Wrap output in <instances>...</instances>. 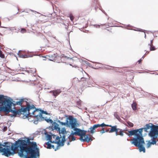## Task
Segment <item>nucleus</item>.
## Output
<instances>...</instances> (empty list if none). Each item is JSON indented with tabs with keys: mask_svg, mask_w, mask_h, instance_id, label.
<instances>
[{
	"mask_svg": "<svg viewBox=\"0 0 158 158\" xmlns=\"http://www.w3.org/2000/svg\"><path fill=\"white\" fill-rule=\"evenodd\" d=\"M32 139L27 138V139H19L15 143L4 142L2 144L0 142V153L6 157L13 156L16 153L15 151L20 149L18 155L22 158H39L40 152L36 143L31 142Z\"/></svg>",
	"mask_w": 158,
	"mask_h": 158,
	"instance_id": "1",
	"label": "nucleus"
},
{
	"mask_svg": "<svg viewBox=\"0 0 158 158\" xmlns=\"http://www.w3.org/2000/svg\"><path fill=\"white\" fill-rule=\"evenodd\" d=\"M26 105V107L23 108V114L26 116V117H27L28 115L31 116L33 115L34 116H35V114H37V112H39V110L36 109L33 105H30L29 103H27Z\"/></svg>",
	"mask_w": 158,
	"mask_h": 158,
	"instance_id": "2",
	"label": "nucleus"
},
{
	"mask_svg": "<svg viewBox=\"0 0 158 158\" xmlns=\"http://www.w3.org/2000/svg\"><path fill=\"white\" fill-rule=\"evenodd\" d=\"M13 104L11 102V103L10 105V106H8L7 108L5 106L3 107L2 108V110L4 111L5 113L7 114L9 112H11L13 114V115H11V117L16 116L17 115H19L20 114H23V108H21L18 110H13L11 109L12 105Z\"/></svg>",
	"mask_w": 158,
	"mask_h": 158,
	"instance_id": "3",
	"label": "nucleus"
},
{
	"mask_svg": "<svg viewBox=\"0 0 158 158\" xmlns=\"http://www.w3.org/2000/svg\"><path fill=\"white\" fill-rule=\"evenodd\" d=\"M144 129L145 131H148L147 130L151 128V130L148 134L150 136H153L154 134L158 133V127L154 125L152 123L146 124L144 127L142 128Z\"/></svg>",
	"mask_w": 158,
	"mask_h": 158,
	"instance_id": "4",
	"label": "nucleus"
},
{
	"mask_svg": "<svg viewBox=\"0 0 158 158\" xmlns=\"http://www.w3.org/2000/svg\"><path fill=\"white\" fill-rule=\"evenodd\" d=\"M142 132L138 135L136 137L133 138V141L131 142L132 144H133L136 147L141 146L145 144L144 139L142 136Z\"/></svg>",
	"mask_w": 158,
	"mask_h": 158,
	"instance_id": "5",
	"label": "nucleus"
},
{
	"mask_svg": "<svg viewBox=\"0 0 158 158\" xmlns=\"http://www.w3.org/2000/svg\"><path fill=\"white\" fill-rule=\"evenodd\" d=\"M11 102L9 99L5 98L3 95H0V104L2 105H4V106H0V111L4 112V111L2 110V108L6 106V108H7L8 106H10V105Z\"/></svg>",
	"mask_w": 158,
	"mask_h": 158,
	"instance_id": "6",
	"label": "nucleus"
},
{
	"mask_svg": "<svg viewBox=\"0 0 158 158\" xmlns=\"http://www.w3.org/2000/svg\"><path fill=\"white\" fill-rule=\"evenodd\" d=\"M67 119L69 121L68 122L67 126L71 127V128L73 129L75 127H77V124H78L77 123V120L76 118H74L72 116H69L68 118H67Z\"/></svg>",
	"mask_w": 158,
	"mask_h": 158,
	"instance_id": "7",
	"label": "nucleus"
},
{
	"mask_svg": "<svg viewBox=\"0 0 158 158\" xmlns=\"http://www.w3.org/2000/svg\"><path fill=\"white\" fill-rule=\"evenodd\" d=\"M143 129L139 128V129L128 131V132L129 134L127 132H125V133L129 136V137H130V136L133 135H135V137H136L138 135H139L140 134H141V133L143 132Z\"/></svg>",
	"mask_w": 158,
	"mask_h": 158,
	"instance_id": "8",
	"label": "nucleus"
},
{
	"mask_svg": "<svg viewBox=\"0 0 158 158\" xmlns=\"http://www.w3.org/2000/svg\"><path fill=\"white\" fill-rule=\"evenodd\" d=\"M47 114V113L43 110H39V112L37 114H35V116H37L38 120H44V118L42 116V114Z\"/></svg>",
	"mask_w": 158,
	"mask_h": 158,
	"instance_id": "9",
	"label": "nucleus"
},
{
	"mask_svg": "<svg viewBox=\"0 0 158 158\" xmlns=\"http://www.w3.org/2000/svg\"><path fill=\"white\" fill-rule=\"evenodd\" d=\"M74 129L76 130L77 131V135L80 136V138L79 139V140L81 141H85V139H83V133L82 131V130L79 128H77L76 127L74 128Z\"/></svg>",
	"mask_w": 158,
	"mask_h": 158,
	"instance_id": "10",
	"label": "nucleus"
},
{
	"mask_svg": "<svg viewBox=\"0 0 158 158\" xmlns=\"http://www.w3.org/2000/svg\"><path fill=\"white\" fill-rule=\"evenodd\" d=\"M98 125L97 124L94 125L93 127H91L89 128L90 130V132L92 134H93L94 132V130L96 128L98 127Z\"/></svg>",
	"mask_w": 158,
	"mask_h": 158,
	"instance_id": "11",
	"label": "nucleus"
},
{
	"mask_svg": "<svg viewBox=\"0 0 158 158\" xmlns=\"http://www.w3.org/2000/svg\"><path fill=\"white\" fill-rule=\"evenodd\" d=\"M158 133H156L155 134H154L153 136H150L152 138L151 139L152 140V142H151L152 144H156V139L157 138Z\"/></svg>",
	"mask_w": 158,
	"mask_h": 158,
	"instance_id": "12",
	"label": "nucleus"
},
{
	"mask_svg": "<svg viewBox=\"0 0 158 158\" xmlns=\"http://www.w3.org/2000/svg\"><path fill=\"white\" fill-rule=\"evenodd\" d=\"M108 127H111V128L110 131V132H117V130L118 128H117V126H112L111 125H109Z\"/></svg>",
	"mask_w": 158,
	"mask_h": 158,
	"instance_id": "13",
	"label": "nucleus"
},
{
	"mask_svg": "<svg viewBox=\"0 0 158 158\" xmlns=\"http://www.w3.org/2000/svg\"><path fill=\"white\" fill-rule=\"evenodd\" d=\"M22 52H21L20 51H19L18 52V55L20 57L24 58H27V57H32L31 56H27V55H23V54H22Z\"/></svg>",
	"mask_w": 158,
	"mask_h": 158,
	"instance_id": "14",
	"label": "nucleus"
},
{
	"mask_svg": "<svg viewBox=\"0 0 158 158\" xmlns=\"http://www.w3.org/2000/svg\"><path fill=\"white\" fill-rule=\"evenodd\" d=\"M56 56V54H50L48 56V57L49 60L53 61L55 59Z\"/></svg>",
	"mask_w": 158,
	"mask_h": 158,
	"instance_id": "15",
	"label": "nucleus"
},
{
	"mask_svg": "<svg viewBox=\"0 0 158 158\" xmlns=\"http://www.w3.org/2000/svg\"><path fill=\"white\" fill-rule=\"evenodd\" d=\"M152 41L153 40H151L150 43L148 45V46L149 47L150 51H154L156 49L154 46H153Z\"/></svg>",
	"mask_w": 158,
	"mask_h": 158,
	"instance_id": "16",
	"label": "nucleus"
},
{
	"mask_svg": "<svg viewBox=\"0 0 158 158\" xmlns=\"http://www.w3.org/2000/svg\"><path fill=\"white\" fill-rule=\"evenodd\" d=\"M53 93V95L55 97L57 96L59 94L61 93V91L60 89H57L55 90H53L52 91Z\"/></svg>",
	"mask_w": 158,
	"mask_h": 158,
	"instance_id": "17",
	"label": "nucleus"
},
{
	"mask_svg": "<svg viewBox=\"0 0 158 158\" xmlns=\"http://www.w3.org/2000/svg\"><path fill=\"white\" fill-rule=\"evenodd\" d=\"M53 124L55 125L54 126V129L57 130L58 131H59V134H60V127H58V126H59V125L55 122H54Z\"/></svg>",
	"mask_w": 158,
	"mask_h": 158,
	"instance_id": "18",
	"label": "nucleus"
},
{
	"mask_svg": "<svg viewBox=\"0 0 158 158\" xmlns=\"http://www.w3.org/2000/svg\"><path fill=\"white\" fill-rule=\"evenodd\" d=\"M144 145H142L141 146H138L139 148V151L140 152H143L144 153L145 152V148L143 146Z\"/></svg>",
	"mask_w": 158,
	"mask_h": 158,
	"instance_id": "19",
	"label": "nucleus"
},
{
	"mask_svg": "<svg viewBox=\"0 0 158 158\" xmlns=\"http://www.w3.org/2000/svg\"><path fill=\"white\" fill-rule=\"evenodd\" d=\"M45 144L47 145L48 146L47 148L48 149H51L52 148L53 149H55V147L54 145L51 144L49 143V141L45 143Z\"/></svg>",
	"mask_w": 158,
	"mask_h": 158,
	"instance_id": "20",
	"label": "nucleus"
},
{
	"mask_svg": "<svg viewBox=\"0 0 158 158\" xmlns=\"http://www.w3.org/2000/svg\"><path fill=\"white\" fill-rule=\"evenodd\" d=\"M44 134L46 136L47 140H49V141H50L52 139V137L51 135L48 134L46 132L44 133Z\"/></svg>",
	"mask_w": 158,
	"mask_h": 158,
	"instance_id": "21",
	"label": "nucleus"
},
{
	"mask_svg": "<svg viewBox=\"0 0 158 158\" xmlns=\"http://www.w3.org/2000/svg\"><path fill=\"white\" fill-rule=\"evenodd\" d=\"M83 139H85V140L83 141H82V142H84L85 141L87 142H89L90 141H92V139L91 138H89L88 135H86V136L85 137V138Z\"/></svg>",
	"mask_w": 158,
	"mask_h": 158,
	"instance_id": "22",
	"label": "nucleus"
},
{
	"mask_svg": "<svg viewBox=\"0 0 158 158\" xmlns=\"http://www.w3.org/2000/svg\"><path fill=\"white\" fill-rule=\"evenodd\" d=\"M69 121L68 120V119H67V118L66 119V121L65 122H61L60 120L58 121V122L59 123H60L61 125H66L67 126V124H68V122Z\"/></svg>",
	"mask_w": 158,
	"mask_h": 158,
	"instance_id": "23",
	"label": "nucleus"
},
{
	"mask_svg": "<svg viewBox=\"0 0 158 158\" xmlns=\"http://www.w3.org/2000/svg\"><path fill=\"white\" fill-rule=\"evenodd\" d=\"M56 143H57L58 144V145L56 148L55 149V151H56L58 149L59 146H61V141L60 142V139H59V140H58V141H56Z\"/></svg>",
	"mask_w": 158,
	"mask_h": 158,
	"instance_id": "24",
	"label": "nucleus"
},
{
	"mask_svg": "<svg viewBox=\"0 0 158 158\" xmlns=\"http://www.w3.org/2000/svg\"><path fill=\"white\" fill-rule=\"evenodd\" d=\"M65 136L64 134L62 136V138L61 140V146H63L64 145V142L65 141Z\"/></svg>",
	"mask_w": 158,
	"mask_h": 158,
	"instance_id": "25",
	"label": "nucleus"
},
{
	"mask_svg": "<svg viewBox=\"0 0 158 158\" xmlns=\"http://www.w3.org/2000/svg\"><path fill=\"white\" fill-rule=\"evenodd\" d=\"M132 109L133 110H135L136 109V104L134 102L131 105Z\"/></svg>",
	"mask_w": 158,
	"mask_h": 158,
	"instance_id": "26",
	"label": "nucleus"
},
{
	"mask_svg": "<svg viewBox=\"0 0 158 158\" xmlns=\"http://www.w3.org/2000/svg\"><path fill=\"white\" fill-rule=\"evenodd\" d=\"M60 132V133L63 135L65 134L66 133L65 128L64 127L62 128Z\"/></svg>",
	"mask_w": 158,
	"mask_h": 158,
	"instance_id": "27",
	"label": "nucleus"
},
{
	"mask_svg": "<svg viewBox=\"0 0 158 158\" xmlns=\"http://www.w3.org/2000/svg\"><path fill=\"white\" fill-rule=\"evenodd\" d=\"M73 130L75 131L74 132L72 131L70 135H69V136L68 137V138H69V137L71 135L72 136V135H77L76 130L74 129V128H73Z\"/></svg>",
	"mask_w": 158,
	"mask_h": 158,
	"instance_id": "28",
	"label": "nucleus"
},
{
	"mask_svg": "<svg viewBox=\"0 0 158 158\" xmlns=\"http://www.w3.org/2000/svg\"><path fill=\"white\" fill-rule=\"evenodd\" d=\"M36 118V120H34L33 122V123L35 124H37L38 123V121H42V120H38V118H37V116H34Z\"/></svg>",
	"mask_w": 158,
	"mask_h": 158,
	"instance_id": "29",
	"label": "nucleus"
},
{
	"mask_svg": "<svg viewBox=\"0 0 158 158\" xmlns=\"http://www.w3.org/2000/svg\"><path fill=\"white\" fill-rule=\"evenodd\" d=\"M98 125V127H108V125H106L104 123H103L101 124H97Z\"/></svg>",
	"mask_w": 158,
	"mask_h": 158,
	"instance_id": "30",
	"label": "nucleus"
},
{
	"mask_svg": "<svg viewBox=\"0 0 158 158\" xmlns=\"http://www.w3.org/2000/svg\"><path fill=\"white\" fill-rule=\"evenodd\" d=\"M82 131L83 133V136L85 137L86 136V134L87 132H90V130L89 129L88 131H86L84 130H82Z\"/></svg>",
	"mask_w": 158,
	"mask_h": 158,
	"instance_id": "31",
	"label": "nucleus"
},
{
	"mask_svg": "<svg viewBox=\"0 0 158 158\" xmlns=\"http://www.w3.org/2000/svg\"><path fill=\"white\" fill-rule=\"evenodd\" d=\"M45 120L48 123H53V121L50 118L49 119H45Z\"/></svg>",
	"mask_w": 158,
	"mask_h": 158,
	"instance_id": "32",
	"label": "nucleus"
},
{
	"mask_svg": "<svg viewBox=\"0 0 158 158\" xmlns=\"http://www.w3.org/2000/svg\"><path fill=\"white\" fill-rule=\"evenodd\" d=\"M114 115L116 118L117 119L119 120V119L120 118L119 116L117 114L116 112H115L114 113Z\"/></svg>",
	"mask_w": 158,
	"mask_h": 158,
	"instance_id": "33",
	"label": "nucleus"
},
{
	"mask_svg": "<svg viewBox=\"0 0 158 158\" xmlns=\"http://www.w3.org/2000/svg\"><path fill=\"white\" fill-rule=\"evenodd\" d=\"M151 144H152L150 141L149 140L148 141V143H147V148H149Z\"/></svg>",
	"mask_w": 158,
	"mask_h": 158,
	"instance_id": "34",
	"label": "nucleus"
},
{
	"mask_svg": "<svg viewBox=\"0 0 158 158\" xmlns=\"http://www.w3.org/2000/svg\"><path fill=\"white\" fill-rule=\"evenodd\" d=\"M14 105H18L20 106H21L22 104L21 103V101H20L19 100L18 101L16 102V103L15 104H14Z\"/></svg>",
	"mask_w": 158,
	"mask_h": 158,
	"instance_id": "35",
	"label": "nucleus"
},
{
	"mask_svg": "<svg viewBox=\"0 0 158 158\" xmlns=\"http://www.w3.org/2000/svg\"><path fill=\"white\" fill-rule=\"evenodd\" d=\"M0 57L2 58H4V55L2 53V52L0 50Z\"/></svg>",
	"mask_w": 158,
	"mask_h": 158,
	"instance_id": "36",
	"label": "nucleus"
},
{
	"mask_svg": "<svg viewBox=\"0 0 158 158\" xmlns=\"http://www.w3.org/2000/svg\"><path fill=\"white\" fill-rule=\"evenodd\" d=\"M25 100H26V99H24V98L21 99L19 100V101H21V103L22 104V103L23 102H26V104H27V103L28 102H27V101Z\"/></svg>",
	"mask_w": 158,
	"mask_h": 158,
	"instance_id": "37",
	"label": "nucleus"
},
{
	"mask_svg": "<svg viewBox=\"0 0 158 158\" xmlns=\"http://www.w3.org/2000/svg\"><path fill=\"white\" fill-rule=\"evenodd\" d=\"M119 135L122 136H123V133L122 131V130L120 129H119Z\"/></svg>",
	"mask_w": 158,
	"mask_h": 158,
	"instance_id": "38",
	"label": "nucleus"
},
{
	"mask_svg": "<svg viewBox=\"0 0 158 158\" xmlns=\"http://www.w3.org/2000/svg\"><path fill=\"white\" fill-rule=\"evenodd\" d=\"M127 123L128 124V125L130 127H133V124L131 122H127Z\"/></svg>",
	"mask_w": 158,
	"mask_h": 158,
	"instance_id": "39",
	"label": "nucleus"
},
{
	"mask_svg": "<svg viewBox=\"0 0 158 158\" xmlns=\"http://www.w3.org/2000/svg\"><path fill=\"white\" fill-rule=\"evenodd\" d=\"M20 31L22 33H25L26 32V30L24 28H22L21 29Z\"/></svg>",
	"mask_w": 158,
	"mask_h": 158,
	"instance_id": "40",
	"label": "nucleus"
},
{
	"mask_svg": "<svg viewBox=\"0 0 158 158\" xmlns=\"http://www.w3.org/2000/svg\"><path fill=\"white\" fill-rule=\"evenodd\" d=\"M71 141H73L75 140L76 138L73 135H72L71 136Z\"/></svg>",
	"mask_w": 158,
	"mask_h": 158,
	"instance_id": "41",
	"label": "nucleus"
},
{
	"mask_svg": "<svg viewBox=\"0 0 158 158\" xmlns=\"http://www.w3.org/2000/svg\"><path fill=\"white\" fill-rule=\"evenodd\" d=\"M60 135V137H59V136H57L56 138V140H59V139H60V138H61V135Z\"/></svg>",
	"mask_w": 158,
	"mask_h": 158,
	"instance_id": "42",
	"label": "nucleus"
},
{
	"mask_svg": "<svg viewBox=\"0 0 158 158\" xmlns=\"http://www.w3.org/2000/svg\"><path fill=\"white\" fill-rule=\"evenodd\" d=\"M70 20L73 21V16H71L70 17Z\"/></svg>",
	"mask_w": 158,
	"mask_h": 158,
	"instance_id": "43",
	"label": "nucleus"
},
{
	"mask_svg": "<svg viewBox=\"0 0 158 158\" xmlns=\"http://www.w3.org/2000/svg\"><path fill=\"white\" fill-rule=\"evenodd\" d=\"M105 132V131H104V128H103L102 131H101V133L102 134H103Z\"/></svg>",
	"mask_w": 158,
	"mask_h": 158,
	"instance_id": "44",
	"label": "nucleus"
},
{
	"mask_svg": "<svg viewBox=\"0 0 158 158\" xmlns=\"http://www.w3.org/2000/svg\"><path fill=\"white\" fill-rule=\"evenodd\" d=\"M119 129H118L117 130V132H115V134L116 135H119V133H119Z\"/></svg>",
	"mask_w": 158,
	"mask_h": 158,
	"instance_id": "45",
	"label": "nucleus"
},
{
	"mask_svg": "<svg viewBox=\"0 0 158 158\" xmlns=\"http://www.w3.org/2000/svg\"><path fill=\"white\" fill-rule=\"evenodd\" d=\"M94 27H100V25H94Z\"/></svg>",
	"mask_w": 158,
	"mask_h": 158,
	"instance_id": "46",
	"label": "nucleus"
},
{
	"mask_svg": "<svg viewBox=\"0 0 158 158\" xmlns=\"http://www.w3.org/2000/svg\"><path fill=\"white\" fill-rule=\"evenodd\" d=\"M49 141V142H50L51 143H56V141H52L51 140L50 141Z\"/></svg>",
	"mask_w": 158,
	"mask_h": 158,
	"instance_id": "47",
	"label": "nucleus"
},
{
	"mask_svg": "<svg viewBox=\"0 0 158 158\" xmlns=\"http://www.w3.org/2000/svg\"><path fill=\"white\" fill-rule=\"evenodd\" d=\"M142 60V59H141L140 60H138V62H139V63H140L141 62Z\"/></svg>",
	"mask_w": 158,
	"mask_h": 158,
	"instance_id": "48",
	"label": "nucleus"
},
{
	"mask_svg": "<svg viewBox=\"0 0 158 158\" xmlns=\"http://www.w3.org/2000/svg\"><path fill=\"white\" fill-rule=\"evenodd\" d=\"M71 141L70 140L69 142H68L67 143V145H69L70 144V142Z\"/></svg>",
	"mask_w": 158,
	"mask_h": 158,
	"instance_id": "49",
	"label": "nucleus"
},
{
	"mask_svg": "<svg viewBox=\"0 0 158 158\" xmlns=\"http://www.w3.org/2000/svg\"><path fill=\"white\" fill-rule=\"evenodd\" d=\"M31 11L32 12H35V13H38V12H37V11H33V10H31Z\"/></svg>",
	"mask_w": 158,
	"mask_h": 158,
	"instance_id": "50",
	"label": "nucleus"
},
{
	"mask_svg": "<svg viewBox=\"0 0 158 158\" xmlns=\"http://www.w3.org/2000/svg\"><path fill=\"white\" fill-rule=\"evenodd\" d=\"M145 57V56H143V57H142V58H141V59H143Z\"/></svg>",
	"mask_w": 158,
	"mask_h": 158,
	"instance_id": "51",
	"label": "nucleus"
},
{
	"mask_svg": "<svg viewBox=\"0 0 158 158\" xmlns=\"http://www.w3.org/2000/svg\"><path fill=\"white\" fill-rule=\"evenodd\" d=\"M137 31H141L140 30H137Z\"/></svg>",
	"mask_w": 158,
	"mask_h": 158,
	"instance_id": "52",
	"label": "nucleus"
},
{
	"mask_svg": "<svg viewBox=\"0 0 158 158\" xmlns=\"http://www.w3.org/2000/svg\"><path fill=\"white\" fill-rule=\"evenodd\" d=\"M144 34H145V37L146 36V35H145V33H144Z\"/></svg>",
	"mask_w": 158,
	"mask_h": 158,
	"instance_id": "53",
	"label": "nucleus"
},
{
	"mask_svg": "<svg viewBox=\"0 0 158 158\" xmlns=\"http://www.w3.org/2000/svg\"><path fill=\"white\" fill-rule=\"evenodd\" d=\"M127 140L128 141V139H127Z\"/></svg>",
	"mask_w": 158,
	"mask_h": 158,
	"instance_id": "54",
	"label": "nucleus"
},
{
	"mask_svg": "<svg viewBox=\"0 0 158 158\" xmlns=\"http://www.w3.org/2000/svg\"><path fill=\"white\" fill-rule=\"evenodd\" d=\"M18 10H19V9L18 8Z\"/></svg>",
	"mask_w": 158,
	"mask_h": 158,
	"instance_id": "55",
	"label": "nucleus"
},
{
	"mask_svg": "<svg viewBox=\"0 0 158 158\" xmlns=\"http://www.w3.org/2000/svg\"><path fill=\"white\" fill-rule=\"evenodd\" d=\"M96 3H97V1H96Z\"/></svg>",
	"mask_w": 158,
	"mask_h": 158,
	"instance_id": "56",
	"label": "nucleus"
}]
</instances>
